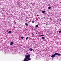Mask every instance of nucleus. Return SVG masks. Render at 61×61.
Listing matches in <instances>:
<instances>
[{
	"instance_id": "1",
	"label": "nucleus",
	"mask_w": 61,
	"mask_h": 61,
	"mask_svg": "<svg viewBox=\"0 0 61 61\" xmlns=\"http://www.w3.org/2000/svg\"><path fill=\"white\" fill-rule=\"evenodd\" d=\"M30 57V55H25V58L24 59L23 61H28L31 60V58L29 57Z\"/></svg>"
},
{
	"instance_id": "2",
	"label": "nucleus",
	"mask_w": 61,
	"mask_h": 61,
	"mask_svg": "<svg viewBox=\"0 0 61 61\" xmlns=\"http://www.w3.org/2000/svg\"><path fill=\"white\" fill-rule=\"evenodd\" d=\"M56 54L55 53L53 55H51V57L52 58H54V57L56 56Z\"/></svg>"
},
{
	"instance_id": "3",
	"label": "nucleus",
	"mask_w": 61,
	"mask_h": 61,
	"mask_svg": "<svg viewBox=\"0 0 61 61\" xmlns=\"http://www.w3.org/2000/svg\"><path fill=\"white\" fill-rule=\"evenodd\" d=\"M56 55H58V56H60L61 55V54H58L57 53H56Z\"/></svg>"
},
{
	"instance_id": "4",
	"label": "nucleus",
	"mask_w": 61,
	"mask_h": 61,
	"mask_svg": "<svg viewBox=\"0 0 61 61\" xmlns=\"http://www.w3.org/2000/svg\"><path fill=\"white\" fill-rule=\"evenodd\" d=\"M14 44V42H10V45H12L13 44Z\"/></svg>"
},
{
	"instance_id": "5",
	"label": "nucleus",
	"mask_w": 61,
	"mask_h": 61,
	"mask_svg": "<svg viewBox=\"0 0 61 61\" xmlns=\"http://www.w3.org/2000/svg\"><path fill=\"white\" fill-rule=\"evenodd\" d=\"M29 50L31 51H32V50H33V51H34V50H33V49H32L31 48H30V49H29Z\"/></svg>"
},
{
	"instance_id": "6",
	"label": "nucleus",
	"mask_w": 61,
	"mask_h": 61,
	"mask_svg": "<svg viewBox=\"0 0 61 61\" xmlns=\"http://www.w3.org/2000/svg\"><path fill=\"white\" fill-rule=\"evenodd\" d=\"M25 25L27 26H28V23H25Z\"/></svg>"
},
{
	"instance_id": "7",
	"label": "nucleus",
	"mask_w": 61,
	"mask_h": 61,
	"mask_svg": "<svg viewBox=\"0 0 61 61\" xmlns=\"http://www.w3.org/2000/svg\"><path fill=\"white\" fill-rule=\"evenodd\" d=\"M42 12L43 13H44L45 12V11L44 10H42Z\"/></svg>"
},
{
	"instance_id": "8",
	"label": "nucleus",
	"mask_w": 61,
	"mask_h": 61,
	"mask_svg": "<svg viewBox=\"0 0 61 61\" xmlns=\"http://www.w3.org/2000/svg\"><path fill=\"white\" fill-rule=\"evenodd\" d=\"M42 39H45V38L44 37H42Z\"/></svg>"
},
{
	"instance_id": "9",
	"label": "nucleus",
	"mask_w": 61,
	"mask_h": 61,
	"mask_svg": "<svg viewBox=\"0 0 61 61\" xmlns=\"http://www.w3.org/2000/svg\"><path fill=\"white\" fill-rule=\"evenodd\" d=\"M38 25H36V26H35V27H38Z\"/></svg>"
},
{
	"instance_id": "10",
	"label": "nucleus",
	"mask_w": 61,
	"mask_h": 61,
	"mask_svg": "<svg viewBox=\"0 0 61 61\" xmlns=\"http://www.w3.org/2000/svg\"><path fill=\"white\" fill-rule=\"evenodd\" d=\"M11 33V32L10 31L8 32V33L10 34V33Z\"/></svg>"
},
{
	"instance_id": "11",
	"label": "nucleus",
	"mask_w": 61,
	"mask_h": 61,
	"mask_svg": "<svg viewBox=\"0 0 61 61\" xmlns=\"http://www.w3.org/2000/svg\"><path fill=\"white\" fill-rule=\"evenodd\" d=\"M28 38H29V37L28 36L26 38V40H27V39H28Z\"/></svg>"
},
{
	"instance_id": "12",
	"label": "nucleus",
	"mask_w": 61,
	"mask_h": 61,
	"mask_svg": "<svg viewBox=\"0 0 61 61\" xmlns=\"http://www.w3.org/2000/svg\"><path fill=\"white\" fill-rule=\"evenodd\" d=\"M32 23H35V21L34 20H33L32 21Z\"/></svg>"
},
{
	"instance_id": "13",
	"label": "nucleus",
	"mask_w": 61,
	"mask_h": 61,
	"mask_svg": "<svg viewBox=\"0 0 61 61\" xmlns=\"http://www.w3.org/2000/svg\"><path fill=\"white\" fill-rule=\"evenodd\" d=\"M21 38L22 39H23L24 38V37L23 36H21Z\"/></svg>"
},
{
	"instance_id": "14",
	"label": "nucleus",
	"mask_w": 61,
	"mask_h": 61,
	"mask_svg": "<svg viewBox=\"0 0 61 61\" xmlns=\"http://www.w3.org/2000/svg\"><path fill=\"white\" fill-rule=\"evenodd\" d=\"M48 9H51V7H49V8H48Z\"/></svg>"
},
{
	"instance_id": "15",
	"label": "nucleus",
	"mask_w": 61,
	"mask_h": 61,
	"mask_svg": "<svg viewBox=\"0 0 61 61\" xmlns=\"http://www.w3.org/2000/svg\"><path fill=\"white\" fill-rule=\"evenodd\" d=\"M45 35H42L41 36H44Z\"/></svg>"
},
{
	"instance_id": "16",
	"label": "nucleus",
	"mask_w": 61,
	"mask_h": 61,
	"mask_svg": "<svg viewBox=\"0 0 61 61\" xmlns=\"http://www.w3.org/2000/svg\"><path fill=\"white\" fill-rule=\"evenodd\" d=\"M61 30L59 31V33H61Z\"/></svg>"
},
{
	"instance_id": "17",
	"label": "nucleus",
	"mask_w": 61,
	"mask_h": 61,
	"mask_svg": "<svg viewBox=\"0 0 61 61\" xmlns=\"http://www.w3.org/2000/svg\"><path fill=\"white\" fill-rule=\"evenodd\" d=\"M37 34V32H36V34Z\"/></svg>"
},
{
	"instance_id": "18",
	"label": "nucleus",
	"mask_w": 61,
	"mask_h": 61,
	"mask_svg": "<svg viewBox=\"0 0 61 61\" xmlns=\"http://www.w3.org/2000/svg\"><path fill=\"white\" fill-rule=\"evenodd\" d=\"M28 53H27L26 54H28Z\"/></svg>"
},
{
	"instance_id": "19",
	"label": "nucleus",
	"mask_w": 61,
	"mask_h": 61,
	"mask_svg": "<svg viewBox=\"0 0 61 61\" xmlns=\"http://www.w3.org/2000/svg\"><path fill=\"white\" fill-rule=\"evenodd\" d=\"M37 16H39V15H37Z\"/></svg>"
},
{
	"instance_id": "20",
	"label": "nucleus",
	"mask_w": 61,
	"mask_h": 61,
	"mask_svg": "<svg viewBox=\"0 0 61 61\" xmlns=\"http://www.w3.org/2000/svg\"><path fill=\"white\" fill-rule=\"evenodd\" d=\"M31 20H30V22H31Z\"/></svg>"
},
{
	"instance_id": "21",
	"label": "nucleus",
	"mask_w": 61,
	"mask_h": 61,
	"mask_svg": "<svg viewBox=\"0 0 61 61\" xmlns=\"http://www.w3.org/2000/svg\"><path fill=\"white\" fill-rule=\"evenodd\" d=\"M39 36H41V35H39Z\"/></svg>"
},
{
	"instance_id": "22",
	"label": "nucleus",
	"mask_w": 61,
	"mask_h": 61,
	"mask_svg": "<svg viewBox=\"0 0 61 61\" xmlns=\"http://www.w3.org/2000/svg\"><path fill=\"white\" fill-rule=\"evenodd\" d=\"M60 20H61V19H60Z\"/></svg>"
}]
</instances>
